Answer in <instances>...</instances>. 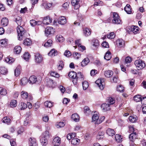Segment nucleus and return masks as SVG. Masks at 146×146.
<instances>
[{
    "label": "nucleus",
    "mask_w": 146,
    "mask_h": 146,
    "mask_svg": "<svg viewBox=\"0 0 146 146\" xmlns=\"http://www.w3.org/2000/svg\"><path fill=\"white\" fill-rule=\"evenodd\" d=\"M15 20L18 25L17 28L18 39L21 40L25 38L26 36L25 31L24 29L20 26L21 23L22 21V18L19 16H16L15 18Z\"/></svg>",
    "instance_id": "obj_1"
},
{
    "label": "nucleus",
    "mask_w": 146,
    "mask_h": 146,
    "mask_svg": "<svg viewBox=\"0 0 146 146\" xmlns=\"http://www.w3.org/2000/svg\"><path fill=\"white\" fill-rule=\"evenodd\" d=\"M134 64L138 70L143 68L145 66V62L140 59L136 60L134 62Z\"/></svg>",
    "instance_id": "obj_2"
},
{
    "label": "nucleus",
    "mask_w": 146,
    "mask_h": 146,
    "mask_svg": "<svg viewBox=\"0 0 146 146\" xmlns=\"http://www.w3.org/2000/svg\"><path fill=\"white\" fill-rule=\"evenodd\" d=\"M112 13L113 19L112 20V22L113 23L115 24H121V21L118 14L116 12H113Z\"/></svg>",
    "instance_id": "obj_3"
},
{
    "label": "nucleus",
    "mask_w": 146,
    "mask_h": 146,
    "mask_svg": "<svg viewBox=\"0 0 146 146\" xmlns=\"http://www.w3.org/2000/svg\"><path fill=\"white\" fill-rule=\"evenodd\" d=\"M103 79H98L95 82V83L101 90H103L105 86V83Z\"/></svg>",
    "instance_id": "obj_4"
},
{
    "label": "nucleus",
    "mask_w": 146,
    "mask_h": 146,
    "mask_svg": "<svg viewBox=\"0 0 146 146\" xmlns=\"http://www.w3.org/2000/svg\"><path fill=\"white\" fill-rule=\"evenodd\" d=\"M54 31L53 28L52 27H47L45 30V33L47 36L49 35L54 34Z\"/></svg>",
    "instance_id": "obj_5"
},
{
    "label": "nucleus",
    "mask_w": 146,
    "mask_h": 146,
    "mask_svg": "<svg viewBox=\"0 0 146 146\" xmlns=\"http://www.w3.org/2000/svg\"><path fill=\"white\" fill-rule=\"evenodd\" d=\"M35 56V61L37 63H40L42 62L43 60L42 57L39 53H36Z\"/></svg>",
    "instance_id": "obj_6"
},
{
    "label": "nucleus",
    "mask_w": 146,
    "mask_h": 146,
    "mask_svg": "<svg viewBox=\"0 0 146 146\" xmlns=\"http://www.w3.org/2000/svg\"><path fill=\"white\" fill-rule=\"evenodd\" d=\"M137 133L136 132L132 133L129 135V138L130 142H134L135 139H137Z\"/></svg>",
    "instance_id": "obj_7"
},
{
    "label": "nucleus",
    "mask_w": 146,
    "mask_h": 146,
    "mask_svg": "<svg viewBox=\"0 0 146 146\" xmlns=\"http://www.w3.org/2000/svg\"><path fill=\"white\" fill-rule=\"evenodd\" d=\"M80 0H72L71 4L75 9H77L80 6Z\"/></svg>",
    "instance_id": "obj_8"
},
{
    "label": "nucleus",
    "mask_w": 146,
    "mask_h": 146,
    "mask_svg": "<svg viewBox=\"0 0 146 146\" xmlns=\"http://www.w3.org/2000/svg\"><path fill=\"white\" fill-rule=\"evenodd\" d=\"M29 146H37L36 139L34 138L31 137L29 139Z\"/></svg>",
    "instance_id": "obj_9"
},
{
    "label": "nucleus",
    "mask_w": 146,
    "mask_h": 146,
    "mask_svg": "<svg viewBox=\"0 0 146 146\" xmlns=\"http://www.w3.org/2000/svg\"><path fill=\"white\" fill-rule=\"evenodd\" d=\"M58 22L60 24L64 25L66 23V19L64 16L60 17L59 18Z\"/></svg>",
    "instance_id": "obj_10"
},
{
    "label": "nucleus",
    "mask_w": 146,
    "mask_h": 146,
    "mask_svg": "<svg viewBox=\"0 0 146 146\" xmlns=\"http://www.w3.org/2000/svg\"><path fill=\"white\" fill-rule=\"evenodd\" d=\"M37 81V78L35 76H30L28 80L29 82L32 84H35Z\"/></svg>",
    "instance_id": "obj_11"
},
{
    "label": "nucleus",
    "mask_w": 146,
    "mask_h": 146,
    "mask_svg": "<svg viewBox=\"0 0 146 146\" xmlns=\"http://www.w3.org/2000/svg\"><path fill=\"white\" fill-rule=\"evenodd\" d=\"M52 22L51 19H50V17L47 16L44 18L43 23L44 24L48 25Z\"/></svg>",
    "instance_id": "obj_12"
},
{
    "label": "nucleus",
    "mask_w": 146,
    "mask_h": 146,
    "mask_svg": "<svg viewBox=\"0 0 146 146\" xmlns=\"http://www.w3.org/2000/svg\"><path fill=\"white\" fill-rule=\"evenodd\" d=\"M116 44L119 47H123L125 46V42L122 39H118L116 42Z\"/></svg>",
    "instance_id": "obj_13"
},
{
    "label": "nucleus",
    "mask_w": 146,
    "mask_h": 146,
    "mask_svg": "<svg viewBox=\"0 0 146 146\" xmlns=\"http://www.w3.org/2000/svg\"><path fill=\"white\" fill-rule=\"evenodd\" d=\"M139 28L136 26H131V31L134 34H136L139 32Z\"/></svg>",
    "instance_id": "obj_14"
},
{
    "label": "nucleus",
    "mask_w": 146,
    "mask_h": 146,
    "mask_svg": "<svg viewBox=\"0 0 146 146\" xmlns=\"http://www.w3.org/2000/svg\"><path fill=\"white\" fill-rule=\"evenodd\" d=\"M99 116L98 113L96 112H95L93 114L92 116V122H96L99 120Z\"/></svg>",
    "instance_id": "obj_15"
},
{
    "label": "nucleus",
    "mask_w": 146,
    "mask_h": 146,
    "mask_svg": "<svg viewBox=\"0 0 146 146\" xmlns=\"http://www.w3.org/2000/svg\"><path fill=\"white\" fill-rule=\"evenodd\" d=\"M41 6H43L45 9H47L52 6V4L47 2H44L41 4Z\"/></svg>",
    "instance_id": "obj_16"
},
{
    "label": "nucleus",
    "mask_w": 146,
    "mask_h": 146,
    "mask_svg": "<svg viewBox=\"0 0 146 146\" xmlns=\"http://www.w3.org/2000/svg\"><path fill=\"white\" fill-rule=\"evenodd\" d=\"M61 142V139L58 137H55L53 141V143L55 145H59L60 144Z\"/></svg>",
    "instance_id": "obj_17"
},
{
    "label": "nucleus",
    "mask_w": 146,
    "mask_h": 146,
    "mask_svg": "<svg viewBox=\"0 0 146 146\" xmlns=\"http://www.w3.org/2000/svg\"><path fill=\"white\" fill-rule=\"evenodd\" d=\"M110 105L109 104H103L101 105V107L103 111H105L110 110Z\"/></svg>",
    "instance_id": "obj_18"
},
{
    "label": "nucleus",
    "mask_w": 146,
    "mask_h": 146,
    "mask_svg": "<svg viewBox=\"0 0 146 146\" xmlns=\"http://www.w3.org/2000/svg\"><path fill=\"white\" fill-rule=\"evenodd\" d=\"M90 60L88 58H84L81 63V65L82 66H86L90 62Z\"/></svg>",
    "instance_id": "obj_19"
},
{
    "label": "nucleus",
    "mask_w": 146,
    "mask_h": 146,
    "mask_svg": "<svg viewBox=\"0 0 146 146\" xmlns=\"http://www.w3.org/2000/svg\"><path fill=\"white\" fill-rule=\"evenodd\" d=\"M84 33L85 35L87 36L90 35L91 34V30L88 28H86L83 30Z\"/></svg>",
    "instance_id": "obj_20"
},
{
    "label": "nucleus",
    "mask_w": 146,
    "mask_h": 146,
    "mask_svg": "<svg viewBox=\"0 0 146 146\" xmlns=\"http://www.w3.org/2000/svg\"><path fill=\"white\" fill-rule=\"evenodd\" d=\"M56 40L60 42H62L64 40L63 37L61 35H57L56 36Z\"/></svg>",
    "instance_id": "obj_21"
},
{
    "label": "nucleus",
    "mask_w": 146,
    "mask_h": 146,
    "mask_svg": "<svg viewBox=\"0 0 146 146\" xmlns=\"http://www.w3.org/2000/svg\"><path fill=\"white\" fill-rule=\"evenodd\" d=\"M1 24L3 27L6 26L8 24V20L6 17L2 19L1 21Z\"/></svg>",
    "instance_id": "obj_22"
},
{
    "label": "nucleus",
    "mask_w": 146,
    "mask_h": 146,
    "mask_svg": "<svg viewBox=\"0 0 146 146\" xmlns=\"http://www.w3.org/2000/svg\"><path fill=\"white\" fill-rule=\"evenodd\" d=\"M106 133L108 135L112 136L115 135V132L113 129L108 128L106 130Z\"/></svg>",
    "instance_id": "obj_23"
},
{
    "label": "nucleus",
    "mask_w": 146,
    "mask_h": 146,
    "mask_svg": "<svg viewBox=\"0 0 146 146\" xmlns=\"http://www.w3.org/2000/svg\"><path fill=\"white\" fill-rule=\"evenodd\" d=\"M104 132L103 131H99L96 136L97 139H102L104 137Z\"/></svg>",
    "instance_id": "obj_24"
},
{
    "label": "nucleus",
    "mask_w": 146,
    "mask_h": 146,
    "mask_svg": "<svg viewBox=\"0 0 146 146\" xmlns=\"http://www.w3.org/2000/svg\"><path fill=\"white\" fill-rule=\"evenodd\" d=\"M113 72L111 70H108L105 72L104 75L106 77L109 78L113 74Z\"/></svg>",
    "instance_id": "obj_25"
},
{
    "label": "nucleus",
    "mask_w": 146,
    "mask_h": 146,
    "mask_svg": "<svg viewBox=\"0 0 146 146\" xmlns=\"http://www.w3.org/2000/svg\"><path fill=\"white\" fill-rule=\"evenodd\" d=\"M131 61V58L130 57L127 56L126 57L125 59V65L127 66H128L129 65Z\"/></svg>",
    "instance_id": "obj_26"
},
{
    "label": "nucleus",
    "mask_w": 146,
    "mask_h": 146,
    "mask_svg": "<svg viewBox=\"0 0 146 146\" xmlns=\"http://www.w3.org/2000/svg\"><path fill=\"white\" fill-rule=\"evenodd\" d=\"M124 10L127 13L130 14L131 12L130 5L129 4H127L124 8Z\"/></svg>",
    "instance_id": "obj_27"
},
{
    "label": "nucleus",
    "mask_w": 146,
    "mask_h": 146,
    "mask_svg": "<svg viewBox=\"0 0 146 146\" xmlns=\"http://www.w3.org/2000/svg\"><path fill=\"white\" fill-rule=\"evenodd\" d=\"M72 119L76 122L78 121L79 120L78 115L77 113L73 114L72 115Z\"/></svg>",
    "instance_id": "obj_28"
},
{
    "label": "nucleus",
    "mask_w": 146,
    "mask_h": 146,
    "mask_svg": "<svg viewBox=\"0 0 146 146\" xmlns=\"http://www.w3.org/2000/svg\"><path fill=\"white\" fill-rule=\"evenodd\" d=\"M57 51L54 49H52L48 53V55L50 56H54L57 54Z\"/></svg>",
    "instance_id": "obj_29"
},
{
    "label": "nucleus",
    "mask_w": 146,
    "mask_h": 146,
    "mask_svg": "<svg viewBox=\"0 0 146 146\" xmlns=\"http://www.w3.org/2000/svg\"><path fill=\"white\" fill-rule=\"evenodd\" d=\"M111 58V54L110 52L108 51L106 54L105 56H104V58L106 60H109Z\"/></svg>",
    "instance_id": "obj_30"
},
{
    "label": "nucleus",
    "mask_w": 146,
    "mask_h": 146,
    "mask_svg": "<svg viewBox=\"0 0 146 146\" xmlns=\"http://www.w3.org/2000/svg\"><path fill=\"white\" fill-rule=\"evenodd\" d=\"M7 44V40L5 39H2L0 40V46L1 47H5Z\"/></svg>",
    "instance_id": "obj_31"
},
{
    "label": "nucleus",
    "mask_w": 146,
    "mask_h": 146,
    "mask_svg": "<svg viewBox=\"0 0 146 146\" xmlns=\"http://www.w3.org/2000/svg\"><path fill=\"white\" fill-rule=\"evenodd\" d=\"M137 119V117L135 115L131 116L129 117V121L133 123L135 122Z\"/></svg>",
    "instance_id": "obj_32"
},
{
    "label": "nucleus",
    "mask_w": 146,
    "mask_h": 146,
    "mask_svg": "<svg viewBox=\"0 0 146 146\" xmlns=\"http://www.w3.org/2000/svg\"><path fill=\"white\" fill-rule=\"evenodd\" d=\"M21 48L19 46H17L15 47L14 49V52L16 54H19L21 52Z\"/></svg>",
    "instance_id": "obj_33"
},
{
    "label": "nucleus",
    "mask_w": 146,
    "mask_h": 146,
    "mask_svg": "<svg viewBox=\"0 0 146 146\" xmlns=\"http://www.w3.org/2000/svg\"><path fill=\"white\" fill-rule=\"evenodd\" d=\"M28 80L26 78H23L21 80L20 85L21 86H24L26 85L27 83Z\"/></svg>",
    "instance_id": "obj_34"
},
{
    "label": "nucleus",
    "mask_w": 146,
    "mask_h": 146,
    "mask_svg": "<svg viewBox=\"0 0 146 146\" xmlns=\"http://www.w3.org/2000/svg\"><path fill=\"white\" fill-rule=\"evenodd\" d=\"M84 112L86 115H88L91 113V111L90 109L87 106H85L84 108Z\"/></svg>",
    "instance_id": "obj_35"
},
{
    "label": "nucleus",
    "mask_w": 146,
    "mask_h": 146,
    "mask_svg": "<svg viewBox=\"0 0 146 146\" xmlns=\"http://www.w3.org/2000/svg\"><path fill=\"white\" fill-rule=\"evenodd\" d=\"M76 136V133H68L67 135V138L68 140H70L71 139L74 138Z\"/></svg>",
    "instance_id": "obj_36"
},
{
    "label": "nucleus",
    "mask_w": 146,
    "mask_h": 146,
    "mask_svg": "<svg viewBox=\"0 0 146 146\" xmlns=\"http://www.w3.org/2000/svg\"><path fill=\"white\" fill-rule=\"evenodd\" d=\"M0 72L3 74H5L7 72V70L6 68L4 67H0Z\"/></svg>",
    "instance_id": "obj_37"
},
{
    "label": "nucleus",
    "mask_w": 146,
    "mask_h": 146,
    "mask_svg": "<svg viewBox=\"0 0 146 146\" xmlns=\"http://www.w3.org/2000/svg\"><path fill=\"white\" fill-rule=\"evenodd\" d=\"M40 141L43 145L45 146L47 144V139L42 137L40 139Z\"/></svg>",
    "instance_id": "obj_38"
},
{
    "label": "nucleus",
    "mask_w": 146,
    "mask_h": 146,
    "mask_svg": "<svg viewBox=\"0 0 146 146\" xmlns=\"http://www.w3.org/2000/svg\"><path fill=\"white\" fill-rule=\"evenodd\" d=\"M80 140L78 139L73 138L72 139L71 143L73 145H76L79 144Z\"/></svg>",
    "instance_id": "obj_39"
},
{
    "label": "nucleus",
    "mask_w": 146,
    "mask_h": 146,
    "mask_svg": "<svg viewBox=\"0 0 146 146\" xmlns=\"http://www.w3.org/2000/svg\"><path fill=\"white\" fill-rule=\"evenodd\" d=\"M52 45V40H51L49 39L44 44V46L46 47H50Z\"/></svg>",
    "instance_id": "obj_40"
},
{
    "label": "nucleus",
    "mask_w": 146,
    "mask_h": 146,
    "mask_svg": "<svg viewBox=\"0 0 146 146\" xmlns=\"http://www.w3.org/2000/svg\"><path fill=\"white\" fill-rule=\"evenodd\" d=\"M23 57L24 59L27 61L30 58V55L28 52H26L23 54Z\"/></svg>",
    "instance_id": "obj_41"
},
{
    "label": "nucleus",
    "mask_w": 146,
    "mask_h": 146,
    "mask_svg": "<svg viewBox=\"0 0 146 146\" xmlns=\"http://www.w3.org/2000/svg\"><path fill=\"white\" fill-rule=\"evenodd\" d=\"M142 98L140 95H137L135 96L133 98L134 100L137 102L139 101L141 102Z\"/></svg>",
    "instance_id": "obj_42"
},
{
    "label": "nucleus",
    "mask_w": 146,
    "mask_h": 146,
    "mask_svg": "<svg viewBox=\"0 0 146 146\" xmlns=\"http://www.w3.org/2000/svg\"><path fill=\"white\" fill-rule=\"evenodd\" d=\"M44 105L45 107L47 108H50L52 106L53 104L51 102L46 101L44 102Z\"/></svg>",
    "instance_id": "obj_43"
},
{
    "label": "nucleus",
    "mask_w": 146,
    "mask_h": 146,
    "mask_svg": "<svg viewBox=\"0 0 146 146\" xmlns=\"http://www.w3.org/2000/svg\"><path fill=\"white\" fill-rule=\"evenodd\" d=\"M17 102L15 100H13L11 101L10 106L12 108H14L16 107L17 106Z\"/></svg>",
    "instance_id": "obj_44"
},
{
    "label": "nucleus",
    "mask_w": 146,
    "mask_h": 146,
    "mask_svg": "<svg viewBox=\"0 0 146 146\" xmlns=\"http://www.w3.org/2000/svg\"><path fill=\"white\" fill-rule=\"evenodd\" d=\"M31 40L29 38H27L25 40H24V41L23 43L25 45L28 46H30L31 44Z\"/></svg>",
    "instance_id": "obj_45"
},
{
    "label": "nucleus",
    "mask_w": 146,
    "mask_h": 146,
    "mask_svg": "<svg viewBox=\"0 0 146 146\" xmlns=\"http://www.w3.org/2000/svg\"><path fill=\"white\" fill-rule=\"evenodd\" d=\"M10 119L6 117H4L2 119V121L4 123L8 124L10 123Z\"/></svg>",
    "instance_id": "obj_46"
},
{
    "label": "nucleus",
    "mask_w": 146,
    "mask_h": 146,
    "mask_svg": "<svg viewBox=\"0 0 146 146\" xmlns=\"http://www.w3.org/2000/svg\"><path fill=\"white\" fill-rule=\"evenodd\" d=\"M7 93L6 90L2 87H0V94L1 95H5Z\"/></svg>",
    "instance_id": "obj_47"
},
{
    "label": "nucleus",
    "mask_w": 146,
    "mask_h": 146,
    "mask_svg": "<svg viewBox=\"0 0 146 146\" xmlns=\"http://www.w3.org/2000/svg\"><path fill=\"white\" fill-rule=\"evenodd\" d=\"M21 95L22 97L24 99H25L27 98L28 96V93L24 91H22L21 92Z\"/></svg>",
    "instance_id": "obj_48"
},
{
    "label": "nucleus",
    "mask_w": 146,
    "mask_h": 146,
    "mask_svg": "<svg viewBox=\"0 0 146 146\" xmlns=\"http://www.w3.org/2000/svg\"><path fill=\"white\" fill-rule=\"evenodd\" d=\"M76 73L74 71L70 72L68 74V76L72 78H74L76 77Z\"/></svg>",
    "instance_id": "obj_49"
},
{
    "label": "nucleus",
    "mask_w": 146,
    "mask_h": 146,
    "mask_svg": "<svg viewBox=\"0 0 146 146\" xmlns=\"http://www.w3.org/2000/svg\"><path fill=\"white\" fill-rule=\"evenodd\" d=\"M27 105L26 104L23 102H21L19 106L20 109L21 110H24L27 108Z\"/></svg>",
    "instance_id": "obj_50"
},
{
    "label": "nucleus",
    "mask_w": 146,
    "mask_h": 146,
    "mask_svg": "<svg viewBox=\"0 0 146 146\" xmlns=\"http://www.w3.org/2000/svg\"><path fill=\"white\" fill-rule=\"evenodd\" d=\"M72 55L76 59H78L80 57L81 54L78 52H74Z\"/></svg>",
    "instance_id": "obj_51"
},
{
    "label": "nucleus",
    "mask_w": 146,
    "mask_h": 146,
    "mask_svg": "<svg viewBox=\"0 0 146 146\" xmlns=\"http://www.w3.org/2000/svg\"><path fill=\"white\" fill-rule=\"evenodd\" d=\"M108 102L109 103V105L113 104L115 103V101L113 98L111 97L108 98Z\"/></svg>",
    "instance_id": "obj_52"
},
{
    "label": "nucleus",
    "mask_w": 146,
    "mask_h": 146,
    "mask_svg": "<svg viewBox=\"0 0 146 146\" xmlns=\"http://www.w3.org/2000/svg\"><path fill=\"white\" fill-rule=\"evenodd\" d=\"M5 61L7 62L10 63L13 62L14 61V59L11 57H7L5 59Z\"/></svg>",
    "instance_id": "obj_53"
},
{
    "label": "nucleus",
    "mask_w": 146,
    "mask_h": 146,
    "mask_svg": "<svg viewBox=\"0 0 146 146\" xmlns=\"http://www.w3.org/2000/svg\"><path fill=\"white\" fill-rule=\"evenodd\" d=\"M50 136L49 132L48 131H46L44 132L42 134V137L48 139L49 138Z\"/></svg>",
    "instance_id": "obj_54"
},
{
    "label": "nucleus",
    "mask_w": 146,
    "mask_h": 146,
    "mask_svg": "<svg viewBox=\"0 0 146 146\" xmlns=\"http://www.w3.org/2000/svg\"><path fill=\"white\" fill-rule=\"evenodd\" d=\"M50 75L51 76L56 78L59 77V75L58 73L54 71H51L50 73Z\"/></svg>",
    "instance_id": "obj_55"
},
{
    "label": "nucleus",
    "mask_w": 146,
    "mask_h": 146,
    "mask_svg": "<svg viewBox=\"0 0 146 146\" xmlns=\"http://www.w3.org/2000/svg\"><path fill=\"white\" fill-rule=\"evenodd\" d=\"M105 118V117L104 116L101 117L100 119H99V120L95 122V124H99L100 123L104 121Z\"/></svg>",
    "instance_id": "obj_56"
},
{
    "label": "nucleus",
    "mask_w": 146,
    "mask_h": 146,
    "mask_svg": "<svg viewBox=\"0 0 146 146\" xmlns=\"http://www.w3.org/2000/svg\"><path fill=\"white\" fill-rule=\"evenodd\" d=\"M76 78L78 79V80H81L83 79L82 75L81 74L80 72H78V73L76 74Z\"/></svg>",
    "instance_id": "obj_57"
},
{
    "label": "nucleus",
    "mask_w": 146,
    "mask_h": 146,
    "mask_svg": "<svg viewBox=\"0 0 146 146\" xmlns=\"http://www.w3.org/2000/svg\"><path fill=\"white\" fill-rule=\"evenodd\" d=\"M115 139L117 142H120L121 141V136L119 134H116L115 136Z\"/></svg>",
    "instance_id": "obj_58"
},
{
    "label": "nucleus",
    "mask_w": 146,
    "mask_h": 146,
    "mask_svg": "<svg viewBox=\"0 0 146 146\" xmlns=\"http://www.w3.org/2000/svg\"><path fill=\"white\" fill-rule=\"evenodd\" d=\"M83 89L84 90H86L88 88L89 84L86 81H84L82 84Z\"/></svg>",
    "instance_id": "obj_59"
},
{
    "label": "nucleus",
    "mask_w": 146,
    "mask_h": 146,
    "mask_svg": "<svg viewBox=\"0 0 146 146\" xmlns=\"http://www.w3.org/2000/svg\"><path fill=\"white\" fill-rule=\"evenodd\" d=\"M58 69L60 70H61L64 66L63 61H60L58 63Z\"/></svg>",
    "instance_id": "obj_60"
},
{
    "label": "nucleus",
    "mask_w": 146,
    "mask_h": 146,
    "mask_svg": "<svg viewBox=\"0 0 146 146\" xmlns=\"http://www.w3.org/2000/svg\"><path fill=\"white\" fill-rule=\"evenodd\" d=\"M65 125L64 123L63 122H60L57 124L56 126L57 128H59L64 127Z\"/></svg>",
    "instance_id": "obj_61"
},
{
    "label": "nucleus",
    "mask_w": 146,
    "mask_h": 146,
    "mask_svg": "<svg viewBox=\"0 0 146 146\" xmlns=\"http://www.w3.org/2000/svg\"><path fill=\"white\" fill-rule=\"evenodd\" d=\"M117 90L120 92H123L124 90V88L121 85H119L117 87Z\"/></svg>",
    "instance_id": "obj_62"
},
{
    "label": "nucleus",
    "mask_w": 146,
    "mask_h": 146,
    "mask_svg": "<svg viewBox=\"0 0 146 146\" xmlns=\"http://www.w3.org/2000/svg\"><path fill=\"white\" fill-rule=\"evenodd\" d=\"M69 2H67L65 3L62 5V7L66 9H67L69 7Z\"/></svg>",
    "instance_id": "obj_63"
},
{
    "label": "nucleus",
    "mask_w": 146,
    "mask_h": 146,
    "mask_svg": "<svg viewBox=\"0 0 146 146\" xmlns=\"http://www.w3.org/2000/svg\"><path fill=\"white\" fill-rule=\"evenodd\" d=\"M14 74L15 75V76H18L20 74V71L19 69L18 68H16L15 70Z\"/></svg>",
    "instance_id": "obj_64"
}]
</instances>
